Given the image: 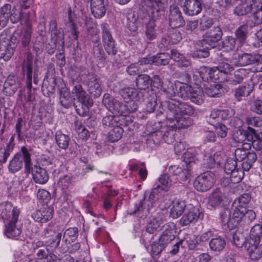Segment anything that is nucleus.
<instances>
[{
    "label": "nucleus",
    "mask_w": 262,
    "mask_h": 262,
    "mask_svg": "<svg viewBox=\"0 0 262 262\" xmlns=\"http://www.w3.org/2000/svg\"><path fill=\"white\" fill-rule=\"evenodd\" d=\"M20 210L11 205H6L1 214L5 223V234L9 238L18 236L21 233L20 228L16 225Z\"/></svg>",
    "instance_id": "nucleus-1"
},
{
    "label": "nucleus",
    "mask_w": 262,
    "mask_h": 262,
    "mask_svg": "<svg viewBox=\"0 0 262 262\" xmlns=\"http://www.w3.org/2000/svg\"><path fill=\"white\" fill-rule=\"evenodd\" d=\"M157 6L153 5V7H144L146 10H151V18L147 22H145V34L146 38L153 40L157 37V25L161 21L162 12L161 9L163 4H157Z\"/></svg>",
    "instance_id": "nucleus-2"
},
{
    "label": "nucleus",
    "mask_w": 262,
    "mask_h": 262,
    "mask_svg": "<svg viewBox=\"0 0 262 262\" xmlns=\"http://www.w3.org/2000/svg\"><path fill=\"white\" fill-rule=\"evenodd\" d=\"M166 103L167 119H172L175 115L179 118L181 116H191L196 113V110L192 106L184 102L171 99Z\"/></svg>",
    "instance_id": "nucleus-3"
},
{
    "label": "nucleus",
    "mask_w": 262,
    "mask_h": 262,
    "mask_svg": "<svg viewBox=\"0 0 262 262\" xmlns=\"http://www.w3.org/2000/svg\"><path fill=\"white\" fill-rule=\"evenodd\" d=\"M21 151L22 155L20 153H17L9 163L8 170L12 173L19 171L23 167L24 162L25 168L27 170L30 169L31 164L30 154L25 146L21 148Z\"/></svg>",
    "instance_id": "nucleus-4"
},
{
    "label": "nucleus",
    "mask_w": 262,
    "mask_h": 262,
    "mask_svg": "<svg viewBox=\"0 0 262 262\" xmlns=\"http://www.w3.org/2000/svg\"><path fill=\"white\" fill-rule=\"evenodd\" d=\"M15 40L11 34L3 33L0 35V59L8 60L14 53Z\"/></svg>",
    "instance_id": "nucleus-5"
},
{
    "label": "nucleus",
    "mask_w": 262,
    "mask_h": 262,
    "mask_svg": "<svg viewBox=\"0 0 262 262\" xmlns=\"http://www.w3.org/2000/svg\"><path fill=\"white\" fill-rule=\"evenodd\" d=\"M103 47L109 56H114L118 52L115 41L106 23L101 25Z\"/></svg>",
    "instance_id": "nucleus-6"
},
{
    "label": "nucleus",
    "mask_w": 262,
    "mask_h": 262,
    "mask_svg": "<svg viewBox=\"0 0 262 262\" xmlns=\"http://www.w3.org/2000/svg\"><path fill=\"white\" fill-rule=\"evenodd\" d=\"M19 12L15 7L12 8L10 4H5L0 8V26L4 27L9 20L15 23L19 20Z\"/></svg>",
    "instance_id": "nucleus-7"
},
{
    "label": "nucleus",
    "mask_w": 262,
    "mask_h": 262,
    "mask_svg": "<svg viewBox=\"0 0 262 262\" xmlns=\"http://www.w3.org/2000/svg\"><path fill=\"white\" fill-rule=\"evenodd\" d=\"M102 103L113 114L123 116H126L125 104L115 99L110 94L104 95Z\"/></svg>",
    "instance_id": "nucleus-8"
},
{
    "label": "nucleus",
    "mask_w": 262,
    "mask_h": 262,
    "mask_svg": "<svg viewBox=\"0 0 262 262\" xmlns=\"http://www.w3.org/2000/svg\"><path fill=\"white\" fill-rule=\"evenodd\" d=\"M214 182V174L208 171L198 176L194 181L193 185L198 191L204 192L209 190Z\"/></svg>",
    "instance_id": "nucleus-9"
},
{
    "label": "nucleus",
    "mask_w": 262,
    "mask_h": 262,
    "mask_svg": "<svg viewBox=\"0 0 262 262\" xmlns=\"http://www.w3.org/2000/svg\"><path fill=\"white\" fill-rule=\"evenodd\" d=\"M223 34L222 30L220 26L214 27L204 35V38L201 40L202 47H204V45H208V49L214 48L218 41L221 40Z\"/></svg>",
    "instance_id": "nucleus-10"
},
{
    "label": "nucleus",
    "mask_w": 262,
    "mask_h": 262,
    "mask_svg": "<svg viewBox=\"0 0 262 262\" xmlns=\"http://www.w3.org/2000/svg\"><path fill=\"white\" fill-rule=\"evenodd\" d=\"M169 26L177 28L185 25V22L179 8L174 5L170 6L168 14Z\"/></svg>",
    "instance_id": "nucleus-11"
},
{
    "label": "nucleus",
    "mask_w": 262,
    "mask_h": 262,
    "mask_svg": "<svg viewBox=\"0 0 262 262\" xmlns=\"http://www.w3.org/2000/svg\"><path fill=\"white\" fill-rule=\"evenodd\" d=\"M86 82L88 87V91L95 98L100 96L102 89L98 81L97 76L93 73H88L85 75Z\"/></svg>",
    "instance_id": "nucleus-12"
},
{
    "label": "nucleus",
    "mask_w": 262,
    "mask_h": 262,
    "mask_svg": "<svg viewBox=\"0 0 262 262\" xmlns=\"http://www.w3.org/2000/svg\"><path fill=\"white\" fill-rule=\"evenodd\" d=\"M239 133L241 135H243L242 138H239L237 136L234 137V140L239 143L243 142L245 139L247 141L252 142V145L258 142L259 135H258L256 130L251 126H248L246 129H239L237 131V134Z\"/></svg>",
    "instance_id": "nucleus-13"
},
{
    "label": "nucleus",
    "mask_w": 262,
    "mask_h": 262,
    "mask_svg": "<svg viewBox=\"0 0 262 262\" xmlns=\"http://www.w3.org/2000/svg\"><path fill=\"white\" fill-rule=\"evenodd\" d=\"M198 208L191 206L188 211H186L180 221V224L182 226L194 224L202 215Z\"/></svg>",
    "instance_id": "nucleus-14"
},
{
    "label": "nucleus",
    "mask_w": 262,
    "mask_h": 262,
    "mask_svg": "<svg viewBox=\"0 0 262 262\" xmlns=\"http://www.w3.org/2000/svg\"><path fill=\"white\" fill-rule=\"evenodd\" d=\"M49 31L51 33V40L56 46L57 43L61 42L64 45V34L61 28H58L56 20L52 19L49 23Z\"/></svg>",
    "instance_id": "nucleus-15"
},
{
    "label": "nucleus",
    "mask_w": 262,
    "mask_h": 262,
    "mask_svg": "<svg viewBox=\"0 0 262 262\" xmlns=\"http://www.w3.org/2000/svg\"><path fill=\"white\" fill-rule=\"evenodd\" d=\"M183 9L186 14L194 16L201 12L202 7L199 0H185Z\"/></svg>",
    "instance_id": "nucleus-16"
},
{
    "label": "nucleus",
    "mask_w": 262,
    "mask_h": 262,
    "mask_svg": "<svg viewBox=\"0 0 262 262\" xmlns=\"http://www.w3.org/2000/svg\"><path fill=\"white\" fill-rule=\"evenodd\" d=\"M43 233L44 238L47 246L54 249L57 248L60 244L62 236L61 233H56L55 232L48 229H46Z\"/></svg>",
    "instance_id": "nucleus-17"
},
{
    "label": "nucleus",
    "mask_w": 262,
    "mask_h": 262,
    "mask_svg": "<svg viewBox=\"0 0 262 262\" xmlns=\"http://www.w3.org/2000/svg\"><path fill=\"white\" fill-rule=\"evenodd\" d=\"M254 89V85L245 83L234 89L233 91V96L237 101H241L245 98L250 95Z\"/></svg>",
    "instance_id": "nucleus-18"
},
{
    "label": "nucleus",
    "mask_w": 262,
    "mask_h": 262,
    "mask_svg": "<svg viewBox=\"0 0 262 262\" xmlns=\"http://www.w3.org/2000/svg\"><path fill=\"white\" fill-rule=\"evenodd\" d=\"M53 215V207L47 206L41 210L36 211L33 213L32 216L36 222L46 223L52 218Z\"/></svg>",
    "instance_id": "nucleus-19"
},
{
    "label": "nucleus",
    "mask_w": 262,
    "mask_h": 262,
    "mask_svg": "<svg viewBox=\"0 0 262 262\" xmlns=\"http://www.w3.org/2000/svg\"><path fill=\"white\" fill-rule=\"evenodd\" d=\"M225 195L219 188L214 190L208 198V205L212 208L216 209L222 206Z\"/></svg>",
    "instance_id": "nucleus-20"
},
{
    "label": "nucleus",
    "mask_w": 262,
    "mask_h": 262,
    "mask_svg": "<svg viewBox=\"0 0 262 262\" xmlns=\"http://www.w3.org/2000/svg\"><path fill=\"white\" fill-rule=\"evenodd\" d=\"M105 0H91V9L95 17L101 18L105 13Z\"/></svg>",
    "instance_id": "nucleus-21"
},
{
    "label": "nucleus",
    "mask_w": 262,
    "mask_h": 262,
    "mask_svg": "<svg viewBox=\"0 0 262 262\" xmlns=\"http://www.w3.org/2000/svg\"><path fill=\"white\" fill-rule=\"evenodd\" d=\"M72 92L76 97L79 104H83L84 105L85 104L90 103L89 96L80 84H76Z\"/></svg>",
    "instance_id": "nucleus-22"
},
{
    "label": "nucleus",
    "mask_w": 262,
    "mask_h": 262,
    "mask_svg": "<svg viewBox=\"0 0 262 262\" xmlns=\"http://www.w3.org/2000/svg\"><path fill=\"white\" fill-rule=\"evenodd\" d=\"M75 98L71 96L70 91L65 88L60 90V102L61 104L65 108H69L72 105H75Z\"/></svg>",
    "instance_id": "nucleus-23"
},
{
    "label": "nucleus",
    "mask_w": 262,
    "mask_h": 262,
    "mask_svg": "<svg viewBox=\"0 0 262 262\" xmlns=\"http://www.w3.org/2000/svg\"><path fill=\"white\" fill-rule=\"evenodd\" d=\"M144 202V199L140 201L138 204H136L134 208V209H130L128 211V213L130 215H136L138 217L140 218L146 217L149 213V210L150 208L149 204L147 205L148 208L146 210H145L143 208V204Z\"/></svg>",
    "instance_id": "nucleus-24"
},
{
    "label": "nucleus",
    "mask_w": 262,
    "mask_h": 262,
    "mask_svg": "<svg viewBox=\"0 0 262 262\" xmlns=\"http://www.w3.org/2000/svg\"><path fill=\"white\" fill-rule=\"evenodd\" d=\"M255 0H245V2L238 5L234 9V13L238 16H243L250 13L253 9Z\"/></svg>",
    "instance_id": "nucleus-25"
},
{
    "label": "nucleus",
    "mask_w": 262,
    "mask_h": 262,
    "mask_svg": "<svg viewBox=\"0 0 262 262\" xmlns=\"http://www.w3.org/2000/svg\"><path fill=\"white\" fill-rule=\"evenodd\" d=\"M216 70L214 68H210L207 67L202 66L200 68L199 74L204 81L209 82L210 81L216 80L218 77L215 76Z\"/></svg>",
    "instance_id": "nucleus-26"
},
{
    "label": "nucleus",
    "mask_w": 262,
    "mask_h": 262,
    "mask_svg": "<svg viewBox=\"0 0 262 262\" xmlns=\"http://www.w3.org/2000/svg\"><path fill=\"white\" fill-rule=\"evenodd\" d=\"M183 161L185 162L186 169L191 174L193 169L195 168L196 164L198 162L196 155L190 151H187L183 155Z\"/></svg>",
    "instance_id": "nucleus-27"
},
{
    "label": "nucleus",
    "mask_w": 262,
    "mask_h": 262,
    "mask_svg": "<svg viewBox=\"0 0 262 262\" xmlns=\"http://www.w3.org/2000/svg\"><path fill=\"white\" fill-rule=\"evenodd\" d=\"M32 174L34 182L39 184H45L49 180V176L46 169L40 166L36 167Z\"/></svg>",
    "instance_id": "nucleus-28"
},
{
    "label": "nucleus",
    "mask_w": 262,
    "mask_h": 262,
    "mask_svg": "<svg viewBox=\"0 0 262 262\" xmlns=\"http://www.w3.org/2000/svg\"><path fill=\"white\" fill-rule=\"evenodd\" d=\"M220 218L222 224L227 225L229 229L234 228L237 225V221L233 222V218H231V212L229 208H224L220 214Z\"/></svg>",
    "instance_id": "nucleus-29"
},
{
    "label": "nucleus",
    "mask_w": 262,
    "mask_h": 262,
    "mask_svg": "<svg viewBox=\"0 0 262 262\" xmlns=\"http://www.w3.org/2000/svg\"><path fill=\"white\" fill-rule=\"evenodd\" d=\"M14 137L12 136L9 142L4 148L0 147V163H6L10 153L13 151L14 147Z\"/></svg>",
    "instance_id": "nucleus-30"
},
{
    "label": "nucleus",
    "mask_w": 262,
    "mask_h": 262,
    "mask_svg": "<svg viewBox=\"0 0 262 262\" xmlns=\"http://www.w3.org/2000/svg\"><path fill=\"white\" fill-rule=\"evenodd\" d=\"M169 173L180 177V181H186L191 175L190 172L187 169L183 168L178 165H172L169 168Z\"/></svg>",
    "instance_id": "nucleus-31"
},
{
    "label": "nucleus",
    "mask_w": 262,
    "mask_h": 262,
    "mask_svg": "<svg viewBox=\"0 0 262 262\" xmlns=\"http://www.w3.org/2000/svg\"><path fill=\"white\" fill-rule=\"evenodd\" d=\"M171 122H174L173 126L176 128H186L192 124V120L189 117H184L183 116H179V118L176 117V116L172 117V119H168Z\"/></svg>",
    "instance_id": "nucleus-32"
},
{
    "label": "nucleus",
    "mask_w": 262,
    "mask_h": 262,
    "mask_svg": "<svg viewBox=\"0 0 262 262\" xmlns=\"http://www.w3.org/2000/svg\"><path fill=\"white\" fill-rule=\"evenodd\" d=\"M152 79L147 74L139 75L136 79V86L138 89L146 90L151 84Z\"/></svg>",
    "instance_id": "nucleus-33"
},
{
    "label": "nucleus",
    "mask_w": 262,
    "mask_h": 262,
    "mask_svg": "<svg viewBox=\"0 0 262 262\" xmlns=\"http://www.w3.org/2000/svg\"><path fill=\"white\" fill-rule=\"evenodd\" d=\"M223 86L220 84H213L206 85L205 88V93L209 97H220L223 94Z\"/></svg>",
    "instance_id": "nucleus-34"
},
{
    "label": "nucleus",
    "mask_w": 262,
    "mask_h": 262,
    "mask_svg": "<svg viewBox=\"0 0 262 262\" xmlns=\"http://www.w3.org/2000/svg\"><path fill=\"white\" fill-rule=\"evenodd\" d=\"M186 207L183 201L175 200L173 202L172 207L170 209V215L173 219H177L182 214Z\"/></svg>",
    "instance_id": "nucleus-35"
},
{
    "label": "nucleus",
    "mask_w": 262,
    "mask_h": 262,
    "mask_svg": "<svg viewBox=\"0 0 262 262\" xmlns=\"http://www.w3.org/2000/svg\"><path fill=\"white\" fill-rule=\"evenodd\" d=\"M259 243H252L249 242V246L248 248V252L251 259L254 260L259 259L262 256L261 252V244L258 245Z\"/></svg>",
    "instance_id": "nucleus-36"
},
{
    "label": "nucleus",
    "mask_w": 262,
    "mask_h": 262,
    "mask_svg": "<svg viewBox=\"0 0 262 262\" xmlns=\"http://www.w3.org/2000/svg\"><path fill=\"white\" fill-rule=\"evenodd\" d=\"M257 54L243 53L238 56V64L240 66H246L254 64L256 60Z\"/></svg>",
    "instance_id": "nucleus-37"
},
{
    "label": "nucleus",
    "mask_w": 262,
    "mask_h": 262,
    "mask_svg": "<svg viewBox=\"0 0 262 262\" xmlns=\"http://www.w3.org/2000/svg\"><path fill=\"white\" fill-rule=\"evenodd\" d=\"M32 33V27L30 24H27L21 31L20 35V40L23 47L29 46Z\"/></svg>",
    "instance_id": "nucleus-38"
},
{
    "label": "nucleus",
    "mask_w": 262,
    "mask_h": 262,
    "mask_svg": "<svg viewBox=\"0 0 262 262\" xmlns=\"http://www.w3.org/2000/svg\"><path fill=\"white\" fill-rule=\"evenodd\" d=\"M262 236V225L256 224L252 227L250 230L249 237L250 241L252 243H259Z\"/></svg>",
    "instance_id": "nucleus-39"
},
{
    "label": "nucleus",
    "mask_w": 262,
    "mask_h": 262,
    "mask_svg": "<svg viewBox=\"0 0 262 262\" xmlns=\"http://www.w3.org/2000/svg\"><path fill=\"white\" fill-rule=\"evenodd\" d=\"M56 142L58 147L62 149H66L69 147L70 138L69 136L58 131L55 134Z\"/></svg>",
    "instance_id": "nucleus-40"
},
{
    "label": "nucleus",
    "mask_w": 262,
    "mask_h": 262,
    "mask_svg": "<svg viewBox=\"0 0 262 262\" xmlns=\"http://www.w3.org/2000/svg\"><path fill=\"white\" fill-rule=\"evenodd\" d=\"M226 242L224 238L220 236L213 238L209 242V247L214 252H221L226 246Z\"/></svg>",
    "instance_id": "nucleus-41"
},
{
    "label": "nucleus",
    "mask_w": 262,
    "mask_h": 262,
    "mask_svg": "<svg viewBox=\"0 0 262 262\" xmlns=\"http://www.w3.org/2000/svg\"><path fill=\"white\" fill-rule=\"evenodd\" d=\"M163 223V220L160 217L150 219L146 226V231L150 234L154 233L158 231Z\"/></svg>",
    "instance_id": "nucleus-42"
},
{
    "label": "nucleus",
    "mask_w": 262,
    "mask_h": 262,
    "mask_svg": "<svg viewBox=\"0 0 262 262\" xmlns=\"http://www.w3.org/2000/svg\"><path fill=\"white\" fill-rule=\"evenodd\" d=\"M139 24L140 23L137 17V14L135 12L128 13L127 16V28L131 32H135L137 30Z\"/></svg>",
    "instance_id": "nucleus-43"
},
{
    "label": "nucleus",
    "mask_w": 262,
    "mask_h": 262,
    "mask_svg": "<svg viewBox=\"0 0 262 262\" xmlns=\"http://www.w3.org/2000/svg\"><path fill=\"white\" fill-rule=\"evenodd\" d=\"M257 154L255 152L250 151L248 150L246 158L242 164V167L245 171H248L251 167L253 163H254L257 159Z\"/></svg>",
    "instance_id": "nucleus-44"
},
{
    "label": "nucleus",
    "mask_w": 262,
    "mask_h": 262,
    "mask_svg": "<svg viewBox=\"0 0 262 262\" xmlns=\"http://www.w3.org/2000/svg\"><path fill=\"white\" fill-rule=\"evenodd\" d=\"M189 99L192 102L201 105L204 102L203 91L200 88H192Z\"/></svg>",
    "instance_id": "nucleus-45"
},
{
    "label": "nucleus",
    "mask_w": 262,
    "mask_h": 262,
    "mask_svg": "<svg viewBox=\"0 0 262 262\" xmlns=\"http://www.w3.org/2000/svg\"><path fill=\"white\" fill-rule=\"evenodd\" d=\"M154 63L156 65L166 66L168 65L171 60L170 55L167 53H161L152 56Z\"/></svg>",
    "instance_id": "nucleus-46"
},
{
    "label": "nucleus",
    "mask_w": 262,
    "mask_h": 262,
    "mask_svg": "<svg viewBox=\"0 0 262 262\" xmlns=\"http://www.w3.org/2000/svg\"><path fill=\"white\" fill-rule=\"evenodd\" d=\"M33 61L31 56L28 55L27 59L23 64V69L26 73L27 83L32 84Z\"/></svg>",
    "instance_id": "nucleus-47"
},
{
    "label": "nucleus",
    "mask_w": 262,
    "mask_h": 262,
    "mask_svg": "<svg viewBox=\"0 0 262 262\" xmlns=\"http://www.w3.org/2000/svg\"><path fill=\"white\" fill-rule=\"evenodd\" d=\"M236 38L231 36L225 37L223 40L220 43V46L222 47L227 52L233 51L236 46Z\"/></svg>",
    "instance_id": "nucleus-48"
},
{
    "label": "nucleus",
    "mask_w": 262,
    "mask_h": 262,
    "mask_svg": "<svg viewBox=\"0 0 262 262\" xmlns=\"http://www.w3.org/2000/svg\"><path fill=\"white\" fill-rule=\"evenodd\" d=\"M247 25H241L235 31V34L239 43L242 45L246 41L248 34Z\"/></svg>",
    "instance_id": "nucleus-49"
},
{
    "label": "nucleus",
    "mask_w": 262,
    "mask_h": 262,
    "mask_svg": "<svg viewBox=\"0 0 262 262\" xmlns=\"http://www.w3.org/2000/svg\"><path fill=\"white\" fill-rule=\"evenodd\" d=\"M176 133L177 129L173 126L167 128L164 133L163 132V140L168 144L173 143L176 140Z\"/></svg>",
    "instance_id": "nucleus-50"
},
{
    "label": "nucleus",
    "mask_w": 262,
    "mask_h": 262,
    "mask_svg": "<svg viewBox=\"0 0 262 262\" xmlns=\"http://www.w3.org/2000/svg\"><path fill=\"white\" fill-rule=\"evenodd\" d=\"M123 133L122 127L117 125L109 133L108 140L111 142H117L122 138Z\"/></svg>",
    "instance_id": "nucleus-51"
},
{
    "label": "nucleus",
    "mask_w": 262,
    "mask_h": 262,
    "mask_svg": "<svg viewBox=\"0 0 262 262\" xmlns=\"http://www.w3.org/2000/svg\"><path fill=\"white\" fill-rule=\"evenodd\" d=\"M136 92L137 89L128 87L122 89L119 93L125 101H128L134 99Z\"/></svg>",
    "instance_id": "nucleus-52"
},
{
    "label": "nucleus",
    "mask_w": 262,
    "mask_h": 262,
    "mask_svg": "<svg viewBox=\"0 0 262 262\" xmlns=\"http://www.w3.org/2000/svg\"><path fill=\"white\" fill-rule=\"evenodd\" d=\"M159 182L161 190L167 191L172 185V179L168 174L162 175L159 179Z\"/></svg>",
    "instance_id": "nucleus-53"
},
{
    "label": "nucleus",
    "mask_w": 262,
    "mask_h": 262,
    "mask_svg": "<svg viewBox=\"0 0 262 262\" xmlns=\"http://www.w3.org/2000/svg\"><path fill=\"white\" fill-rule=\"evenodd\" d=\"M245 171L242 168V169L240 168H237L233 171H231V173H229L230 174V180L231 182L233 183H238L240 182L244 176V172Z\"/></svg>",
    "instance_id": "nucleus-54"
},
{
    "label": "nucleus",
    "mask_w": 262,
    "mask_h": 262,
    "mask_svg": "<svg viewBox=\"0 0 262 262\" xmlns=\"http://www.w3.org/2000/svg\"><path fill=\"white\" fill-rule=\"evenodd\" d=\"M192 88L189 84H182L179 86L178 95L183 99H188Z\"/></svg>",
    "instance_id": "nucleus-55"
},
{
    "label": "nucleus",
    "mask_w": 262,
    "mask_h": 262,
    "mask_svg": "<svg viewBox=\"0 0 262 262\" xmlns=\"http://www.w3.org/2000/svg\"><path fill=\"white\" fill-rule=\"evenodd\" d=\"M213 23L214 21L213 18L204 16L200 19L199 29L201 31H206L210 28Z\"/></svg>",
    "instance_id": "nucleus-56"
},
{
    "label": "nucleus",
    "mask_w": 262,
    "mask_h": 262,
    "mask_svg": "<svg viewBox=\"0 0 262 262\" xmlns=\"http://www.w3.org/2000/svg\"><path fill=\"white\" fill-rule=\"evenodd\" d=\"M228 238L237 247H242L244 243V238L239 233L231 232Z\"/></svg>",
    "instance_id": "nucleus-57"
},
{
    "label": "nucleus",
    "mask_w": 262,
    "mask_h": 262,
    "mask_svg": "<svg viewBox=\"0 0 262 262\" xmlns=\"http://www.w3.org/2000/svg\"><path fill=\"white\" fill-rule=\"evenodd\" d=\"M250 200V195L248 193H244L234 201L233 205L234 206L243 207L246 208Z\"/></svg>",
    "instance_id": "nucleus-58"
},
{
    "label": "nucleus",
    "mask_w": 262,
    "mask_h": 262,
    "mask_svg": "<svg viewBox=\"0 0 262 262\" xmlns=\"http://www.w3.org/2000/svg\"><path fill=\"white\" fill-rule=\"evenodd\" d=\"M214 69L216 70V73L221 72L227 75L234 70L232 66L224 62H220L217 67H214Z\"/></svg>",
    "instance_id": "nucleus-59"
},
{
    "label": "nucleus",
    "mask_w": 262,
    "mask_h": 262,
    "mask_svg": "<svg viewBox=\"0 0 262 262\" xmlns=\"http://www.w3.org/2000/svg\"><path fill=\"white\" fill-rule=\"evenodd\" d=\"M118 121H119L118 116L108 115L103 117L102 123L103 125L106 126L115 127L118 126V123H117Z\"/></svg>",
    "instance_id": "nucleus-60"
},
{
    "label": "nucleus",
    "mask_w": 262,
    "mask_h": 262,
    "mask_svg": "<svg viewBox=\"0 0 262 262\" xmlns=\"http://www.w3.org/2000/svg\"><path fill=\"white\" fill-rule=\"evenodd\" d=\"M245 123L249 126L262 127V119L258 117H247L245 118Z\"/></svg>",
    "instance_id": "nucleus-61"
},
{
    "label": "nucleus",
    "mask_w": 262,
    "mask_h": 262,
    "mask_svg": "<svg viewBox=\"0 0 262 262\" xmlns=\"http://www.w3.org/2000/svg\"><path fill=\"white\" fill-rule=\"evenodd\" d=\"M68 236L70 239H66V242H68L69 241V243L70 244V241H72V242H74V241H75L78 236V228L76 227L74 228H70L66 230L64 233V236Z\"/></svg>",
    "instance_id": "nucleus-62"
},
{
    "label": "nucleus",
    "mask_w": 262,
    "mask_h": 262,
    "mask_svg": "<svg viewBox=\"0 0 262 262\" xmlns=\"http://www.w3.org/2000/svg\"><path fill=\"white\" fill-rule=\"evenodd\" d=\"M237 168V161L233 158H229L227 159L224 165V169L227 174L231 173Z\"/></svg>",
    "instance_id": "nucleus-63"
},
{
    "label": "nucleus",
    "mask_w": 262,
    "mask_h": 262,
    "mask_svg": "<svg viewBox=\"0 0 262 262\" xmlns=\"http://www.w3.org/2000/svg\"><path fill=\"white\" fill-rule=\"evenodd\" d=\"M235 209L234 210L232 218L233 220V222L234 221H237V223L238 222L241 220L242 218L244 217V214L246 211V208L243 207H238V206H234Z\"/></svg>",
    "instance_id": "nucleus-64"
}]
</instances>
